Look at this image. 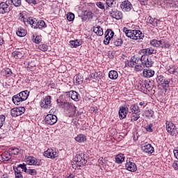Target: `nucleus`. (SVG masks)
Returning <instances> with one entry per match:
<instances>
[{"instance_id":"43","label":"nucleus","mask_w":178,"mask_h":178,"mask_svg":"<svg viewBox=\"0 0 178 178\" xmlns=\"http://www.w3.org/2000/svg\"><path fill=\"white\" fill-rule=\"evenodd\" d=\"M136 31L134 30H129L128 33H127L126 35L128 37V38H131V40H134V33Z\"/></svg>"},{"instance_id":"14","label":"nucleus","mask_w":178,"mask_h":178,"mask_svg":"<svg viewBox=\"0 0 178 178\" xmlns=\"http://www.w3.org/2000/svg\"><path fill=\"white\" fill-rule=\"evenodd\" d=\"M109 13L110 16H111V17H113V19H116V20H120V19L123 18V14L122 13V12L118 10L111 9Z\"/></svg>"},{"instance_id":"16","label":"nucleus","mask_w":178,"mask_h":178,"mask_svg":"<svg viewBox=\"0 0 178 178\" xmlns=\"http://www.w3.org/2000/svg\"><path fill=\"white\" fill-rule=\"evenodd\" d=\"M127 112H129V108L126 106H120L118 113L120 119H125L126 116H127Z\"/></svg>"},{"instance_id":"61","label":"nucleus","mask_w":178,"mask_h":178,"mask_svg":"<svg viewBox=\"0 0 178 178\" xmlns=\"http://www.w3.org/2000/svg\"><path fill=\"white\" fill-rule=\"evenodd\" d=\"M26 2H27L29 5H37V1L35 0H26Z\"/></svg>"},{"instance_id":"62","label":"nucleus","mask_w":178,"mask_h":178,"mask_svg":"<svg viewBox=\"0 0 178 178\" xmlns=\"http://www.w3.org/2000/svg\"><path fill=\"white\" fill-rule=\"evenodd\" d=\"M19 166L17 167H14L13 169H14V172H15V175H17V173H20L22 174V171L20 170H19Z\"/></svg>"},{"instance_id":"44","label":"nucleus","mask_w":178,"mask_h":178,"mask_svg":"<svg viewBox=\"0 0 178 178\" xmlns=\"http://www.w3.org/2000/svg\"><path fill=\"white\" fill-rule=\"evenodd\" d=\"M150 45H152V47H155L156 48H159V40L155 39L151 40Z\"/></svg>"},{"instance_id":"47","label":"nucleus","mask_w":178,"mask_h":178,"mask_svg":"<svg viewBox=\"0 0 178 178\" xmlns=\"http://www.w3.org/2000/svg\"><path fill=\"white\" fill-rule=\"evenodd\" d=\"M111 41H112V38L106 35H105V40H104V44L105 45H108V44H110V45L111 46Z\"/></svg>"},{"instance_id":"57","label":"nucleus","mask_w":178,"mask_h":178,"mask_svg":"<svg viewBox=\"0 0 178 178\" xmlns=\"http://www.w3.org/2000/svg\"><path fill=\"white\" fill-rule=\"evenodd\" d=\"M163 48H170V43L166 39H164Z\"/></svg>"},{"instance_id":"50","label":"nucleus","mask_w":178,"mask_h":178,"mask_svg":"<svg viewBox=\"0 0 178 178\" xmlns=\"http://www.w3.org/2000/svg\"><path fill=\"white\" fill-rule=\"evenodd\" d=\"M26 173L27 175H31V176H35L37 175V170L35 169H28Z\"/></svg>"},{"instance_id":"28","label":"nucleus","mask_w":178,"mask_h":178,"mask_svg":"<svg viewBox=\"0 0 178 178\" xmlns=\"http://www.w3.org/2000/svg\"><path fill=\"white\" fill-rule=\"evenodd\" d=\"M108 77L111 80H116L119 77V74L115 70H111L108 72Z\"/></svg>"},{"instance_id":"7","label":"nucleus","mask_w":178,"mask_h":178,"mask_svg":"<svg viewBox=\"0 0 178 178\" xmlns=\"http://www.w3.org/2000/svg\"><path fill=\"white\" fill-rule=\"evenodd\" d=\"M166 130L170 136L172 137H176L177 135V129H176V125L172 122V121H166Z\"/></svg>"},{"instance_id":"29","label":"nucleus","mask_w":178,"mask_h":178,"mask_svg":"<svg viewBox=\"0 0 178 178\" xmlns=\"http://www.w3.org/2000/svg\"><path fill=\"white\" fill-rule=\"evenodd\" d=\"M23 55V51H14L12 53V56H13V58H15V59H22Z\"/></svg>"},{"instance_id":"51","label":"nucleus","mask_w":178,"mask_h":178,"mask_svg":"<svg viewBox=\"0 0 178 178\" xmlns=\"http://www.w3.org/2000/svg\"><path fill=\"white\" fill-rule=\"evenodd\" d=\"M10 114L13 118H17V116H19L17 114V109L16 108L11 109Z\"/></svg>"},{"instance_id":"49","label":"nucleus","mask_w":178,"mask_h":178,"mask_svg":"<svg viewBox=\"0 0 178 178\" xmlns=\"http://www.w3.org/2000/svg\"><path fill=\"white\" fill-rule=\"evenodd\" d=\"M38 48H39V49H40V51H42L43 52L48 51V45H47L45 44L39 45Z\"/></svg>"},{"instance_id":"41","label":"nucleus","mask_w":178,"mask_h":178,"mask_svg":"<svg viewBox=\"0 0 178 178\" xmlns=\"http://www.w3.org/2000/svg\"><path fill=\"white\" fill-rule=\"evenodd\" d=\"M16 109L18 116H21V115H23V113L26 112V108L24 107H17Z\"/></svg>"},{"instance_id":"55","label":"nucleus","mask_w":178,"mask_h":178,"mask_svg":"<svg viewBox=\"0 0 178 178\" xmlns=\"http://www.w3.org/2000/svg\"><path fill=\"white\" fill-rule=\"evenodd\" d=\"M18 168H21V169H22V172H24L25 173H26L27 170H29L27 169V167H26L25 163L18 165Z\"/></svg>"},{"instance_id":"30","label":"nucleus","mask_w":178,"mask_h":178,"mask_svg":"<svg viewBox=\"0 0 178 178\" xmlns=\"http://www.w3.org/2000/svg\"><path fill=\"white\" fill-rule=\"evenodd\" d=\"M129 114L131 122H137V120L140 119V113H131Z\"/></svg>"},{"instance_id":"19","label":"nucleus","mask_w":178,"mask_h":178,"mask_svg":"<svg viewBox=\"0 0 178 178\" xmlns=\"http://www.w3.org/2000/svg\"><path fill=\"white\" fill-rule=\"evenodd\" d=\"M123 44V40L120 38H117L116 36H114L113 38L111 40V47H122Z\"/></svg>"},{"instance_id":"53","label":"nucleus","mask_w":178,"mask_h":178,"mask_svg":"<svg viewBox=\"0 0 178 178\" xmlns=\"http://www.w3.org/2000/svg\"><path fill=\"white\" fill-rule=\"evenodd\" d=\"M10 149V152H11V154H13V155H18L19 154V148H11Z\"/></svg>"},{"instance_id":"27","label":"nucleus","mask_w":178,"mask_h":178,"mask_svg":"<svg viewBox=\"0 0 178 178\" xmlns=\"http://www.w3.org/2000/svg\"><path fill=\"white\" fill-rule=\"evenodd\" d=\"M93 31L95 33V34H97V35H99V37L104 35V30L99 26H94Z\"/></svg>"},{"instance_id":"21","label":"nucleus","mask_w":178,"mask_h":178,"mask_svg":"<svg viewBox=\"0 0 178 178\" xmlns=\"http://www.w3.org/2000/svg\"><path fill=\"white\" fill-rule=\"evenodd\" d=\"M142 151L146 154H152L154 152V147L151 144H147L141 147Z\"/></svg>"},{"instance_id":"2","label":"nucleus","mask_w":178,"mask_h":178,"mask_svg":"<svg viewBox=\"0 0 178 178\" xmlns=\"http://www.w3.org/2000/svg\"><path fill=\"white\" fill-rule=\"evenodd\" d=\"M30 92L29 90H24L19 93L14 95L12 98V101L15 105H20L22 102L26 101L29 98Z\"/></svg>"},{"instance_id":"4","label":"nucleus","mask_w":178,"mask_h":178,"mask_svg":"<svg viewBox=\"0 0 178 178\" xmlns=\"http://www.w3.org/2000/svg\"><path fill=\"white\" fill-rule=\"evenodd\" d=\"M28 24H30L32 29H39V30H42L43 29H47V24L44 20H37L31 17L27 19Z\"/></svg>"},{"instance_id":"3","label":"nucleus","mask_w":178,"mask_h":178,"mask_svg":"<svg viewBox=\"0 0 178 178\" xmlns=\"http://www.w3.org/2000/svg\"><path fill=\"white\" fill-rule=\"evenodd\" d=\"M60 108L64 109L65 115L68 118H73L76 115V106L69 102L60 104Z\"/></svg>"},{"instance_id":"25","label":"nucleus","mask_w":178,"mask_h":178,"mask_svg":"<svg viewBox=\"0 0 178 178\" xmlns=\"http://www.w3.org/2000/svg\"><path fill=\"white\" fill-rule=\"evenodd\" d=\"M140 107L137 104H132L129 108V113H140Z\"/></svg>"},{"instance_id":"38","label":"nucleus","mask_w":178,"mask_h":178,"mask_svg":"<svg viewBox=\"0 0 178 178\" xmlns=\"http://www.w3.org/2000/svg\"><path fill=\"white\" fill-rule=\"evenodd\" d=\"M3 72L4 73L5 77H10L12 76V70L9 68H6L3 70Z\"/></svg>"},{"instance_id":"9","label":"nucleus","mask_w":178,"mask_h":178,"mask_svg":"<svg viewBox=\"0 0 178 178\" xmlns=\"http://www.w3.org/2000/svg\"><path fill=\"white\" fill-rule=\"evenodd\" d=\"M139 53L140 55H142V56L148 57L149 55H155V54H156V49H154L153 47H148L140 49Z\"/></svg>"},{"instance_id":"45","label":"nucleus","mask_w":178,"mask_h":178,"mask_svg":"<svg viewBox=\"0 0 178 178\" xmlns=\"http://www.w3.org/2000/svg\"><path fill=\"white\" fill-rule=\"evenodd\" d=\"M10 3H13L14 6L19 7L22 5V0H10Z\"/></svg>"},{"instance_id":"63","label":"nucleus","mask_w":178,"mask_h":178,"mask_svg":"<svg viewBox=\"0 0 178 178\" xmlns=\"http://www.w3.org/2000/svg\"><path fill=\"white\" fill-rule=\"evenodd\" d=\"M166 70H167L168 72H169L171 74H173V73H175V72H176V70H175V68L170 67V69H169V67H166Z\"/></svg>"},{"instance_id":"54","label":"nucleus","mask_w":178,"mask_h":178,"mask_svg":"<svg viewBox=\"0 0 178 178\" xmlns=\"http://www.w3.org/2000/svg\"><path fill=\"white\" fill-rule=\"evenodd\" d=\"M5 119H6V117L3 115H0V129L3 126V123H5Z\"/></svg>"},{"instance_id":"35","label":"nucleus","mask_w":178,"mask_h":178,"mask_svg":"<svg viewBox=\"0 0 178 178\" xmlns=\"http://www.w3.org/2000/svg\"><path fill=\"white\" fill-rule=\"evenodd\" d=\"M106 6L110 7L111 9L116 6V1L115 0H106Z\"/></svg>"},{"instance_id":"42","label":"nucleus","mask_w":178,"mask_h":178,"mask_svg":"<svg viewBox=\"0 0 178 178\" xmlns=\"http://www.w3.org/2000/svg\"><path fill=\"white\" fill-rule=\"evenodd\" d=\"M107 37H109L110 38H115V33L112 31V29H108L106 33H105Z\"/></svg>"},{"instance_id":"58","label":"nucleus","mask_w":178,"mask_h":178,"mask_svg":"<svg viewBox=\"0 0 178 178\" xmlns=\"http://www.w3.org/2000/svg\"><path fill=\"white\" fill-rule=\"evenodd\" d=\"M172 168L175 169V170H178V160H175L172 165Z\"/></svg>"},{"instance_id":"13","label":"nucleus","mask_w":178,"mask_h":178,"mask_svg":"<svg viewBox=\"0 0 178 178\" xmlns=\"http://www.w3.org/2000/svg\"><path fill=\"white\" fill-rule=\"evenodd\" d=\"M120 8L124 12H130L133 8V5H131V3L129 0H127L122 2Z\"/></svg>"},{"instance_id":"52","label":"nucleus","mask_w":178,"mask_h":178,"mask_svg":"<svg viewBox=\"0 0 178 178\" xmlns=\"http://www.w3.org/2000/svg\"><path fill=\"white\" fill-rule=\"evenodd\" d=\"M152 127H154L153 124H149L145 127L146 131H148L149 133H152L154 130L152 129Z\"/></svg>"},{"instance_id":"5","label":"nucleus","mask_w":178,"mask_h":178,"mask_svg":"<svg viewBox=\"0 0 178 178\" xmlns=\"http://www.w3.org/2000/svg\"><path fill=\"white\" fill-rule=\"evenodd\" d=\"M13 7L10 6V0L3 1L0 3V14L5 15L9 13Z\"/></svg>"},{"instance_id":"11","label":"nucleus","mask_w":178,"mask_h":178,"mask_svg":"<svg viewBox=\"0 0 178 178\" xmlns=\"http://www.w3.org/2000/svg\"><path fill=\"white\" fill-rule=\"evenodd\" d=\"M40 106L42 108H44V109H48L51 106V96H47L44 99H43L40 102Z\"/></svg>"},{"instance_id":"64","label":"nucleus","mask_w":178,"mask_h":178,"mask_svg":"<svg viewBox=\"0 0 178 178\" xmlns=\"http://www.w3.org/2000/svg\"><path fill=\"white\" fill-rule=\"evenodd\" d=\"M174 155L177 160H178V149H174Z\"/></svg>"},{"instance_id":"60","label":"nucleus","mask_w":178,"mask_h":178,"mask_svg":"<svg viewBox=\"0 0 178 178\" xmlns=\"http://www.w3.org/2000/svg\"><path fill=\"white\" fill-rule=\"evenodd\" d=\"M164 42L165 39H161L159 40V48H163Z\"/></svg>"},{"instance_id":"59","label":"nucleus","mask_w":178,"mask_h":178,"mask_svg":"<svg viewBox=\"0 0 178 178\" xmlns=\"http://www.w3.org/2000/svg\"><path fill=\"white\" fill-rule=\"evenodd\" d=\"M96 5L99 8V9H105V5H104L101 1L97 2Z\"/></svg>"},{"instance_id":"31","label":"nucleus","mask_w":178,"mask_h":178,"mask_svg":"<svg viewBox=\"0 0 178 178\" xmlns=\"http://www.w3.org/2000/svg\"><path fill=\"white\" fill-rule=\"evenodd\" d=\"M75 140L77 141V143H84V141L87 140V138L84 134H79L75 137Z\"/></svg>"},{"instance_id":"20","label":"nucleus","mask_w":178,"mask_h":178,"mask_svg":"<svg viewBox=\"0 0 178 178\" xmlns=\"http://www.w3.org/2000/svg\"><path fill=\"white\" fill-rule=\"evenodd\" d=\"M74 83H75L76 86H80L83 84V81H84V76L81 74H79L74 76Z\"/></svg>"},{"instance_id":"32","label":"nucleus","mask_w":178,"mask_h":178,"mask_svg":"<svg viewBox=\"0 0 178 178\" xmlns=\"http://www.w3.org/2000/svg\"><path fill=\"white\" fill-rule=\"evenodd\" d=\"M124 161V154H118L115 157L116 163H122Z\"/></svg>"},{"instance_id":"8","label":"nucleus","mask_w":178,"mask_h":178,"mask_svg":"<svg viewBox=\"0 0 178 178\" xmlns=\"http://www.w3.org/2000/svg\"><path fill=\"white\" fill-rule=\"evenodd\" d=\"M156 81L159 84V86H161V87H163V90L168 91V88H169V84L170 83V81L166 79L165 76L159 75L157 76Z\"/></svg>"},{"instance_id":"18","label":"nucleus","mask_w":178,"mask_h":178,"mask_svg":"<svg viewBox=\"0 0 178 178\" xmlns=\"http://www.w3.org/2000/svg\"><path fill=\"white\" fill-rule=\"evenodd\" d=\"M140 90L143 91V92H148L152 90V87H151V85L147 81H143L140 83Z\"/></svg>"},{"instance_id":"10","label":"nucleus","mask_w":178,"mask_h":178,"mask_svg":"<svg viewBox=\"0 0 178 178\" xmlns=\"http://www.w3.org/2000/svg\"><path fill=\"white\" fill-rule=\"evenodd\" d=\"M46 124H55L58 122V117L55 115L48 114L44 118Z\"/></svg>"},{"instance_id":"56","label":"nucleus","mask_w":178,"mask_h":178,"mask_svg":"<svg viewBox=\"0 0 178 178\" xmlns=\"http://www.w3.org/2000/svg\"><path fill=\"white\" fill-rule=\"evenodd\" d=\"M90 77L91 79H95V80H97L98 77H99V74L98 72L92 73L90 74Z\"/></svg>"},{"instance_id":"15","label":"nucleus","mask_w":178,"mask_h":178,"mask_svg":"<svg viewBox=\"0 0 178 178\" xmlns=\"http://www.w3.org/2000/svg\"><path fill=\"white\" fill-rule=\"evenodd\" d=\"M142 60H143L144 67H152L154 65V61H152V59L149 57L142 56Z\"/></svg>"},{"instance_id":"34","label":"nucleus","mask_w":178,"mask_h":178,"mask_svg":"<svg viewBox=\"0 0 178 178\" xmlns=\"http://www.w3.org/2000/svg\"><path fill=\"white\" fill-rule=\"evenodd\" d=\"M2 161H3L4 162H8L10 158H12V156H10V153L8 152H5L3 153L2 155Z\"/></svg>"},{"instance_id":"48","label":"nucleus","mask_w":178,"mask_h":178,"mask_svg":"<svg viewBox=\"0 0 178 178\" xmlns=\"http://www.w3.org/2000/svg\"><path fill=\"white\" fill-rule=\"evenodd\" d=\"M145 115L147 118H154V111L147 110L145 112Z\"/></svg>"},{"instance_id":"36","label":"nucleus","mask_w":178,"mask_h":178,"mask_svg":"<svg viewBox=\"0 0 178 178\" xmlns=\"http://www.w3.org/2000/svg\"><path fill=\"white\" fill-rule=\"evenodd\" d=\"M32 41L35 42V44H40V42L42 41V38H41V35L35 36L33 35Z\"/></svg>"},{"instance_id":"23","label":"nucleus","mask_w":178,"mask_h":178,"mask_svg":"<svg viewBox=\"0 0 178 178\" xmlns=\"http://www.w3.org/2000/svg\"><path fill=\"white\" fill-rule=\"evenodd\" d=\"M70 44L71 48H77V47H80V45L83 44V41L81 40H70Z\"/></svg>"},{"instance_id":"26","label":"nucleus","mask_w":178,"mask_h":178,"mask_svg":"<svg viewBox=\"0 0 178 178\" xmlns=\"http://www.w3.org/2000/svg\"><path fill=\"white\" fill-rule=\"evenodd\" d=\"M159 22V21H158V19L152 18V17L151 16H149L147 19V23H148L149 24H152V26H154V27H156V26H158Z\"/></svg>"},{"instance_id":"17","label":"nucleus","mask_w":178,"mask_h":178,"mask_svg":"<svg viewBox=\"0 0 178 178\" xmlns=\"http://www.w3.org/2000/svg\"><path fill=\"white\" fill-rule=\"evenodd\" d=\"M143 74L147 79H149L151 77H154L155 75V71L149 67H147L143 70Z\"/></svg>"},{"instance_id":"12","label":"nucleus","mask_w":178,"mask_h":178,"mask_svg":"<svg viewBox=\"0 0 178 178\" xmlns=\"http://www.w3.org/2000/svg\"><path fill=\"white\" fill-rule=\"evenodd\" d=\"M125 167L127 170H129V172H136L137 170V165H136V163L133 162V160H127Z\"/></svg>"},{"instance_id":"39","label":"nucleus","mask_w":178,"mask_h":178,"mask_svg":"<svg viewBox=\"0 0 178 178\" xmlns=\"http://www.w3.org/2000/svg\"><path fill=\"white\" fill-rule=\"evenodd\" d=\"M83 16H86L88 19H92L93 17L92 12L90 10H83Z\"/></svg>"},{"instance_id":"1","label":"nucleus","mask_w":178,"mask_h":178,"mask_svg":"<svg viewBox=\"0 0 178 178\" xmlns=\"http://www.w3.org/2000/svg\"><path fill=\"white\" fill-rule=\"evenodd\" d=\"M127 65L129 67H134L136 72H140V70H143L144 67V63L143 60V56H141L140 58H136V57H131V59L128 61Z\"/></svg>"},{"instance_id":"46","label":"nucleus","mask_w":178,"mask_h":178,"mask_svg":"<svg viewBox=\"0 0 178 178\" xmlns=\"http://www.w3.org/2000/svg\"><path fill=\"white\" fill-rule=\"evenodd\" d=\"M67 20H68V22H73V20H74V14L72 13H67Z\"/></svg>"},{"instance_id":"33","label":"nucleus","mask_w":178,"mask_h":178,"mask_svg":"<svg viewBox=\"0 0 178 178\" xmlns=\"http://www.w3.org/2000/svg\"><path fill=\"white\" fill-rule=\"evenodd\" d=\"M16 33L18 37H25L26 34L27 33L26 30L22 28H19Z\"/></svg>"},{"instance_id":"40","label":"nucleus","mask_w":178,"mask_h":178,"mask_svg":"<svg viewBox=\"0 0 178 178\" xmlns=\"http://www.w3.org/2000/svg\"><path fill=\"white\" fill-rule=\"evenodd\" d=\"M52 149H48L47 151L44 152V156H46L47 158H51L52 159Z\"/></svg>"},{"instance_id":"6","label":"nucleus","mask_w":178,"mask_h":178,"mask_svg":"<svg viewBox=\"0 0 178 178\" xmlns=\"http://www.w3.org/2000/svg\"><path fill=\"white\" fill-rule=\"evenodd\" d=\"M74 162H75L76 166H84L87 163V156L83 153L78 154L74 159Z\"/></svg>"},{"instance_id":"22","label":"nucleus","mask_w":178,"mask_h":178,"mask_svg":"<svg viewBox=\"0 0 178 178\" xmlns=\"http://www.w3.org/2000/svg\"><path fill=\"white\" fill-rule=\"evenodd\" d=\"M67 95L68 97H70V98H72L73 99V101L77 102V101L80 100V99L79 98V93H77V92H76V91L71 90V91L68 92Z\"/></svg>"},{"instance_id":"24","label":"nucleus","mask_w":178,"mask_h":178,"mask_svg":"<svg viewBox=\"0 0 178 178\" xmlns=\"http://www.w3.org/2000/svg\"><path fill=\"white\" fill-rule=\"evenodd\" d=\"M134 31H135L134 35V40H143L144 38V35L141 31L134 30Z\"/></svg>"},{"instance_id":"37","label":"nucleus","mask_w":178,"mask_h":178,"mask_svg":"<svg viewBox=\"0 0 178 178\" xmlns=\"http://www.w3.org/2000/svg\"><path fill=\"white\" fill-rule=\"evenodd\" d=\"M28 165H37V159L34 157H29L27 159Z\"/></svg>"}]
</instances>
